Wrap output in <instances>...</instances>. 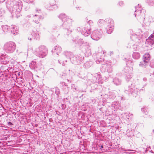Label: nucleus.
<instances>
[{"label":"nucleus","mask_w":154,"mask_h":154,"mask_svg":"<svg viewBox=\"0 0 154 154\" xmlns=\"http://www.w3.org/2000/svg\"><path fill=\"white\" fill-rule=\"evenodd\" d=\"M37 55L41 58H43L47 55L48 50L46 47L43 45H41L36 49Z\"/></svg>","instance_id":"obj_1"},{"label":"nucleus","mask_w":154,"mask_h":154,"mask_svg":"<svg viewBox=\"0 0 154 154\" xmlns=\"http://www.w3.org/2000/svg\"><path fill=\"white\" fill-rule=\"evenodd\" d=\"M16 45L12 42H9L6 43L4 45V49L10 53L13 52L15 50Z\"/></svg>","instance_id":"obj_2"},{"label":"nucleus","mask_w":154,"mask_h":154,"mask_svg":"<svg viewBox=\"0 0 154 154\" xmlns=\"http://www.w3.org/2000/svg\"><path fill=\"white\" fill-rule=\"evenodd\" d=\"M150 59L149 54L148 53H146L143 56V61L140 62L139 64V66L141 67H146L149 64Z\"/></svg>","instance_id":"obj_3"},{"label":"nucleus","mask_w":154,"mask_h":154,"mask_svg":"<svg viewBox=\"0 0 154 154\" xmlns=\"http://www.w3.org/2000/svg\"><path fill=\"white\" fill-rule=\"evenodd\" d=\"M91 38L92 39L98 41L101 37V32L98 30H95L93 31L91 35Z\"/></svg>","instance_id":"obj_4"},{"label":"nucleus","mask_w":154,"mask_h":154,"mask_svg":"<svg viewBox=\"0 0 154 154\" xmlns=\"http://www.w3.org/2000/svg\"><path fill=\"white\" fill-rule=\"evenodd\" d=\"M114 23L112 20H110L109 23H108L107 28V32L108 34H111L113 29Z\"/></svg>","instance_id":"obj_5"},{"label":"nucleus","mask_w":154,"mask_h":154,"mask_svg":"<svg viewBox=\"0 0 154 154\" xmlns=\"http://www.w3.org/2000/svg\"><path fill=\"white\" fill-rule=\"evenodd\" d=\"M141 37L142 35L141 34H140L139 32H137L136 34H134L132 35L131 38L133 40L135 41H137L139 40Z\"/></svg>","instance_id":"obj_6"},{"label":"nucleus","mask_w":154,"mask_h":154,"mask_svg":"<svg viewBox=\"0 0 154 154\" xmlns=\"http://www.w3.org/2000/svg\"><path fill=\"white\" fill-rule=\"evenodd\" d=\"M61 48L59 46H56L54 47V49L52 50V51L53 53H56L58 54V53L60 52L61 51Z\"/></svg>","instance_id":"obj_7"},{"label":"nucleus","mask_w":154,"mask_h":154,"mask_svg":"<svg viewBox=\"0 0 154 154\" xmlns=\"http://www.w3.org/2000/svg\"><path fill=\"white\" fill-rule=\"evenodd\" d=\"M77 57L74 56H71L70 57V59L72 63L74 64H79L80 63V60H77Z\"/></svg>","instance_id":"obj_8"},{"label":"nucleus","mask_w":154,"mask_h":154,"mask_svg":"<svg viewBox=\"0 0 154 154\" xmlns=\"http://www.w3.org/2000/svg\"><path fill=\"white\" fill-rule=\"evenodd\" d=\"M132 56L135 59H138L140 57V54L137 52L134 53Z\"/></svg>","instance_id":"obj_9"},{"label":"nucleus","mask_w":154,"mask_h":154,"mask_svg":"<svg viewBox=\"0 0 154 154\" xmlns=\"http://www.w3.org/2000/svg\"><path fill=\"white\" fill-rule=\"evenodd\" d=\"M2 29L4 32H6L8 31L9 27L7 25H4L2 26Z\"/></svg>","instance_id":"obj_10"},{"label":"nucleus","mask_w":154,"mask_h":154,"mask_svg":"<svg viewBox=\"0 0 154 154\" xmlns=\"http://www.w3.org/2000/svg\"><path fill=\"white\" fill-rule=\"evenodd\" d=\"M16 26L14 25H12L11 27V32L14 34H15V32H16Z\"/></svg>","instance_id":"obj_11"},{"label":"nucleus","mask_w":154,"mask_h":154,"mask_svg":"<svg viewBox=\"0 0 154 154\" xmlns=\"http://www.w3.org/2000/svg\"><path fill=\"white\" fill-rule=\"evenodd\" d=\"M83 28L81 30L82 34L84 35L85 36H88V35L89 33V32H88L85 29L84 30H83Z\"/></svg>","instance_id":"obj_12"},{"label":"nucleus","mask_w":154,"mask_h":154,"mask_svg":"<svg viewBox=\"0 0 154 154\" xmlns=\"http://www.w3.org/2000/svg\"><path fill=\"white\" fill-rule=\"evenodd\" d=\"M114 83L118 85L120 84L121 81L118 78H115L113 80Z\"/></svg>","instance_id":"obj_13"},{"label":"nucleus","mask_w":154,"mask_h":154,"mask_svg":"<svg viewBox=\"0 0 154 154\" xmlns=\"http://www.w3.org/2000/svg\"><path fill=\"white\" fill-rule=\"evenodd\" d=\"M59 17L60 18H61L63 21L64 20V19L66 17V15L64 14H62L59 15Z\"/></svg>","instance_id":"obj_14"},{"label":"nucleus","mask_w":154,"mask_h":154,"mask_svg":"<svg viewBox=\"0 0 154 154\" xmlns=\"http://www.w3.org/2000/svg\"><path fill=\"white\" fill-rule=\"evenodd\" d=\"M36 63L35 62H34V61H32L30 64V66L32 67H33L34 68H35L36 67L35 65Z\"/></svg>","instance_id":"obj_15"},{"label":"nucleus","mask_w":154,"mask_h":154,"mask_svg":"<svg viewBox=\"0 0 154 154\" xmlns=\"http://www.w3.org/2000/svg\"><path fill=\"white\" fill-rule=\"evenodd\" d=\"M18 6L17 5H15L14 6L13 8H12V11L13 13H16L17 12V11L16 9H15V8H18Z\"/></svg>","instance_id":"obj_16"},{"label":"nucleus","mask_w":154,"mask_h":154,"mask_svg":"<svg viewBox=\"0 0 154 154\" xmlns=\"http://www.w3.org/2000/svg\"><path fill=\"white\" fill-rule=\"evenodd\" d=\"M141 111L143 112H144V113L145 114H146L147 112V111L146 110V108H143L141 109Z\"/></svg>","instance_id":"obj_17"},{"label":"nucleus","mask_w":154,"mask_h":154,"mask_svg":"<svg viewBox=\"0 0 154 154\" xmlns=\"http://www.w3.org/2000/svg\"><path fill=\"white\" fill-rule=\"evenodd\" d=\"M104 23V21L103 20H100L98 21V23L100 24H103Z\"/></svg>","instance_id":"obj_18"},{"label":"nucleus","mask_w":154,"mask_h":154,"mask_svg":"<svg viewBox=\"0 0 154 154\" xmlns=\"http://www.w3.org/2000/svg\"><path fill=\"white\" fill-rule=\"evenodd\" d=\"M150 66L152 68H154V60L151 62L150 63Z\"/></svg>","instance_id":"obj_19"},{"label":"nucleus","mask_w":154,"mask_h":154,"mask_svg":"<svg viewBox=\"0 0 154 154\" xmlns=\"http://www.w3.org/2000/svg\"><path fill=\"white\" fill-rule=\"evenodd\" d=\"M101 61V60H96V62L97 64H99L100 63V61Z\"/></svg>","instance_id":"obj_20"},{"label":"nucleus","mask_w":154,"mask_h":154,"mask_svg":"<svg viewBox=\"0 0 154 154\" xmlns=\"http://www.w3.org/2000/svg\"><path fill=\"white\" fill-rule=\"evenodd\" d=\"M32 48L31 47L28 49V52L32 51Z\"/></svg>","instance_id":"obj_21"},{"label":"nucleus","mask_w":154,"mask_h":154,"mask_svg":"<svg viewBox=\"0 0 154 154\" xmlns=\"http://www.w3.org/2000/svg\"><path fill=\"white\" fill-rule=\"evenodd\" d=\"M50 4L51 5H54L55 4V1H53V3H50Z\"/></svg>","instance_id":"obj_22"},{"label":"nucleus","mask_w":154,"mask_h":154,"mask_svg":"<svg viewBox=\"0 0 154 154\" xmlns=\"http://www.w3.org/2000/svg\"><path fill=\"white\" fill-rule=\"evenodd\" d=\"M88 23H89L90 24V25L91 24V23H92L91 24V25H92V24H93V22L91 21V20H89L88 22Z\"/></svg>","instance_id":"obj_23"},{"label":"nucleus","mask_w":154,"mask_h":154,"mask_svg":"<svg viewBox=\"0 0 154 154\" xmlns=\"http://www.w3.org/2000/svg\"><path fill=\"white\" fill-rule=\"evenodd\" d=\"M77 57H77V60H80V61L81 62V58H80V57H79V56H77Z\"/></svg>","instance_id":"obj_24"},{"label":"nucleus","mask_w":154,"mask_h":154,"mask_svg":"<svg viewBox=\"0 0 154 154\" xmlns=\"http://www.w3.org/2000/svg\"><path fill=\"white\" fill-rule=\"evenodd\" d=\"M140 12H139V11H138V10L137 9L135 11V12H136V13L137 12L139 13H140V12H141L140 10Z\"/></svg>","instance_id":"obj_25"},{"label":"nucleus","mask_w":154,"mask_h":154,"mask_svg":"<svg viewBox=\"0 0 154 154\" xmlns=\"http://www.w3.org/2000/svg\"><path fill=\"white\" fill-rule=\"evenodd\" d=\"M153 1H154V0H149V2L151 3V2H152Z\"/></svg>","instance_id":"obj_26"},{"label":"nucleus","mask_w":154,"mask_h":154,"mask_svg":"<svg viewBox=\"0 0 154 154\" xmlns=\"http://www.w3.org/2000/svg\"><path fill=\"white\" fill-rule=\"evenodd\" d=\"M40 20V19H38V20L37 21H36V20H35V22H36L37 23H38V20Z\"/></svg>","instance_id":"obj_27"},{"label":"nucleus","mask_w":154,"mask_h":154,"mask_svg":"<svg viewBox=\"0 0 154 154\" xmlns=\"http://www.w3.org/2000/svg\"><path fill=\"white\" fill-rule=\"evenodd\" d=\"M127 78H128V79H130V78H132V76H131V75H130V77H128V76L127 75Z\"/></svg>","instance_id":"obj_28"},{"label":"nucleus","mask_w":154,"mask_h":154,"mask_svg":"<svg viewBox=\"0 0 154 154\" xmlns=\"http://www.w3.org/2000/svg\"><path fill=\"white\" fill-rule=\"evenodd\" d=\"M8 3H9L8 2H7V3H6V4H7V8H10V7H9V6H8Z\"/></svg>","instance_id":"obj_29"},{"label":"nucleus","mask_w":154,"mask_h":154,"mask_svg":"<svg viewBox=\"0 0 154 154\" xmlns=\"http://www.w3.org/2000/svg\"><path fill=\"white\" fill-rule=\"evenodd\" d=\"M122 4V2H119V4L120 5H121Z\"/></svg>","instance_id":"obj_30"},{"label":"nucleus","mask_w":154,"mask_h":154,"mask_svg":"<svg viewBox=\"0 0 154 154\" xmlns=\"http://www.w3.org/2000/svg\"><path fill=\"white\" fill-rule=\"evenodd\" d=\"M143 80H144V81H146V78H144L143 79Z\"/></svg>","instance_id":"obj_31"},{"label":"nucleus","mask_w":154,"mask_h":154,"mask_svg":"<svg viewBox=\"0 0 154 154\" xmlns=\"http://www.w3.org/2000/svg\"><path fill=\"white\" fill-rule=\"evenodd\" d=\"M56 94H58L59 93V91H57V92H56Z\"/></svg>","instance_id":"obj_32"},{"label":"nucleus","mask_w":154,"mask_h":154,"mask_svg":"<svg viewBox=\"0 0 154 154\" xmlns=\"http://www.w3.org/2000/svg\"><path fill=\"white\" fill-rule=\"evenodd\" d=\"M28 39L30 40H31V38H29V37L28 38Z\"/></svg>","instance_id":"obj_33"},{"label":"nucleus","mask_w":154,"mask_h":154,"mask_svg":"<svg viewBox=\"0 0 154 154\" xmlns=\"http://www.w3.org/2000/svg\"><path fill=\"white\" fill-rule=\"evenodd\" d=\"M101 148H103V146L102 145L101 146Z\"/></svg>","instance_id":"obj_34"},{"label":"nucleus","mask_w":154,"mask_h":154,"mask_svg":"<svg viewBox=\"0 0 154 154\" xmlns=\"http://www.w3.org/2000/svg\"><path fill=\"white\" fill-rule=\"evenodd\" d=\"M134 14V15H135V17H136V15H137V14H136V13L135 14Z\"/></svg>","instance_id":"obj_35"},{"label":"nucleus","mask_w":154,"mask_h":154,"mask_svg":"<svg viewBox=\"0 0 154 154\" xmlns=\"http://www.w3.org/2000/svg\"><path fill=\"white\" fill-rule=\"evenodd\" d=\"M9 124H12V123H11V122H9Z\"/></svg>","instance_id":"obj_36"},{"label":"nucleus","mask_w":154,"mask_h":154,"mask_svg":"<svg viewBox=\"0 0 154 154\" xmlns=\"http://www.w3.org/2000/svg\"><path fill=\"white\" fill-rule=\"evenodd\" d=\"M7 63V62H5V63H4V64H6V63Z\"/></svg>","instance_id":"obj_37"},{"label":"nucleus","mask_w":154,"mask_h":154,"mask_svg":"<svg viewBox=\"0 0 154 154\" xmlns=\"http://www.w3.org/2000/svg\"><path fill=\"white\" fill-rule=\"evenodd\" d=\"M70 20V22H71V19H70V20Z\"/></svg>","instance_id":"obj_38"},{"label":"nucleus","mask_w":154,"mask_h":154,"mask_svg":"<svg viewBox=\"0 0 154 154\" xmlns=\"http://www.w3.org/2000/svg\"><path fill=\"white\" fill-rule=\"evenodd\" d=\"M26 2H29V1L28 0H26Z\"/></svg>","instance_id":"obj_39"},{"label":"nucleus","mask_w":154,"mask_h":154,"mask_svg":"<svg viewBox=\"0 0 154 154\" xmlns=\"http://www.w3.org/2000/svg\"><path fill=\"white\" fill-rule=\"evenodd\" d=\"M36 15H38L37 14H35V16H36Z\"/></svg>","instance_id":"obj_40"},{"label":"nucleus","mask_w":154,"mask_h":154,"mask_svg":"<svg viewBox=\"0 0 154 154\" xmlns=\"http://www.w3.org/2000/svg\"><path fill=\"white\" fill-rule=\"evenodd\" d=\"M67 21H68V20H67V19H66V22H68Z\"/></svg>","instance_id":"obj_41"},{"label":"nucleus","mask_w":154,"mask_h":154,"mask_svg":"<svg viewBox=\"0 0 154 154\" xmlns=\"http://www.w3.org/2000/svg\"><path fill=\"white\" fill-rule=\"evenodd\" d=\"M2 14H0V15H2Z\"/></svg>","instance_id":"obj_42"},{"label":"nucleus","mask_w":154,"mask_h":154,"mask_svg":"<svg viewBox=\"0 0 154 154\" xmlns=\"http://www.w3.org/2000/svg\"><path fill=\"white\" fill-rule=\"evenodd\" d=\"M62 65H63L64 66V64H62Z\"/></svg>","instance_id":"obj_43"},{"label":"nucleus","mask_w":154,"mask_h":154,"mask_svg":"<svg viewBox=\"0 0 154 154\" xmlns=\"http://www.w3.org/2000/svg\"><path fill=\"white\" fill-rule=\"evenodd\" d=\"M62 65H63L64 66V64H62Z\"/></svg>","instance_id":"obj_44"},{"label":"nucleus","mask_w":154,"mask_h":154,"mask_svg":"<svg viewBox=\"0 0 154 154\" xmlns=\"http://www.w3.org/2000/svg\"><path fill=\"white\" fill-rule=\"evenodd\" d=\"M153 132H154V131H153Z\"/></svg>","instance_id":"obj_45"}]
</instances>
